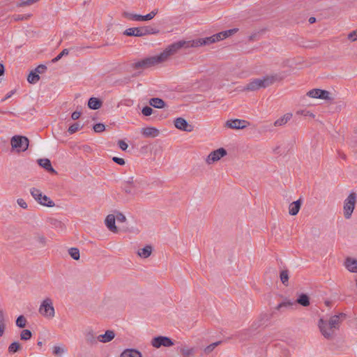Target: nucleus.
Instances as JSON below:
<instances>
[{
  "label": "nucleus",
  "mask_w": 357,
  "mask_h": 357,
  "mask_svg": "<svg viewBox=\"0 0 357 357\" xmlns=\"http://www.w3.org/2000/svg\"><path fill=\"white\" fill-rule=\"evenodd\" d=\"M319 98L326 100H331V93L328 91L319 89Z\"/></svg>",
  "instance_id": "obj_37"
},
{
  "label": "nucleus",
  "mask_w": 357,
  "mask_h": 357,
  "mask_svg": "<svg viewBox=\"0 0 357 357\" xmlns=\"http://www.w3.org/2000/svg\"><path fill=\"white\" fill-rule=\"evenodd\" d=\"M292 117L291 113H287L284 114L282 117L279 118L274 122V126H282L285 125Z\"/></svg>",
  "instance_id": "obj_26"
},
{
  "label": "nucleus",
  "mask_w": 357,
  "mask_h": 357,
  "mask_svg": "<svg viewBox=\"0 0 357 357\" xmlns=\"http://www.w3.org/2000/svg\"><path fill=\"white\" fill-rule=\"evenodd\" d=\"M315 20H316L315 17H310V19H309V22H310V23H311V24H312V23H314V22H315Z\"/></svg>",
  "instance_id": "obj_64"
},
{
  "label": "nucleus",
  "mask_w": 357,
  "mask_h": 357,
  "mask_svg": "<svg viewBox=\"0 0 357 357\" xmlns=\"http://www.w3.org/2000/svg\"><path fill=\"white\" fill-rule=\"evenodd\" d=\"M179 351L183 357H192L195 354V348L183 345L179 348Z\"/></svg>",
  "instance_id": "obj_24"
},
{
  "label": "nucleus",
  "mask_w": 357,
  "mask_h": 357,
  "mask_svg": "<svg viewBox=\"0 0 357 357\" xmlns=\"http://www.w3.org/2000/svg\"><path fill=\"white\" fill-rule=\"evenodd\" d=\"M86 341L88 343H93L96 342V337L93 335V331L88 332L86 334Z\"/></svg>",
  "instance_id": "obj_46"
},
{
  "label": "nucleus",
  "mask_w": 357,
  "mask_h": 357,
  "mask_svg": "<svg viewBox=\"0 0 357 357\" xmlns=\"http://www.w3.org/2000/svg\"><path fill=\"white\" fill-rule=\"evenodd\" d=\"M346 268L351 273H357V259L347 257L344 263Z\"/></svg>",
  "instance_id": "obj_16"
},
{
  "label": "nucleus",
  "mask_w": 357,
  "mask_h": 357,
  "mask_svg": "<svg viewBox=\"0 0 357 357\" xmlns=\"http://www.w3.org/2000/svg\"><path fill=\"white\" fill-rule=\"evenodd\" d=\"M32 336V333L31 332V331L28 330V329H24L21 333H20V339L22 340H29Z\"/></svg>",
  "instance_id": "obj_39"
},
{
  "label": "nucleus",
  "mask_w": 357,
  "mask_h": 357,
  "mask_svg": "<svg viewBox=\"0 0 357 357\" xmlns=\"http://www.w3.org/2000/svg\"><path fill=\"white\" fill-rule=\"evenodd\" d=\"M153 111L151 107L146 106L142 109V112L144 116H148L153 114Z\"/></svg>",
  "instance_id": "obj_52"
},
{
  "label": "nucleus",
  "mask_w": 357,
  "mask_h": 357,
  "mask_svg": "<svg viewBox=\"0 0 357 357\" xmlns=\"http://www.w3.org/2000/svg\"><path fill=\"white\" fill-rule=\"evenodd\" d=\"M88 106L90 109H98L102 106V102L96 98H91L89 100Z\"/></svg>",
  "instance_id": "obj_30"
},
{
  "label": "nucleus",
  "mask_w": 357,
  "mask_h": 357,
  "mask_svg": "<svg viewBox=\"0 0 357 357\" xmlns=\"http://www.w3.org/2000/svg\"><path fill=\"white\" fill-rule=\"evenodd\" d=\"M120 357H142V354L136 349H126Z\"/></svg>",
  "instance_id": "obj_28"
},
{
  "label": "nucleus",
  "mask_w": 357,
  "mask_h": 357,
  "mask_svg": "<svg viewBox=\"0 0 357 357\" xmlns=\"http://www.w3.org/2000/svg\"><path fill=\"white\" fill-rule=\"evenodd\" d=\"M142 30L143 31V36L150 34H157L159 33V29L151 26H142Z\"/></svg>",
  "instance_id": "obj_31"
},
{
  "label": "nucleus",
  "mask_w": 357,
  "mask_h": 357,
  "mask_svg": "<svg viewBox=\"0 0 357 357\" xmlns=\"http://www.w3.org/2000/svg\"><path fill=\"white\" fill-rule=\"evenodd\" d=\"M149 104L151 106L158 109L163 108L165 106L164 100L159 98H151L149 100Z\"/></svg>",
  "instance_id": "obj_29"
},
{
  "label": "nucleus",
  "mask_w": 357,
  "mask_h": 357,
  "mask_svg": "<svg viewBox=\"0 0 357 357\" xmlns=\"http://www.w3.org/2000/svg\"><path fill=\"white\" fill-rule=\"evenodd\" d=\"M33 241L38 248H45L47 244V238L40 234H36L33 236Z\"/></svg>",
  "instance_id": "obj_20"
},
{
  "label": "nucleus",
  "mask_w": 357,
  "mask_h": 357,
  "mask_svg": "<svg viewBox=\"0 0 357 357\" xmlns=\"http://www.w3.org/2000/svg\"><path fill=\"white\" fill-rule=\"evenodd\" d=\"M5 323L4 313L2 309H0V324Z\"/></svg>",
  "instance_id": "obj_58"
},
{
  "label": "nucleus",
  "mask_w": 357,
  "mask_h": 357,
  "mask_svg": "<svg viewBox=\"0 0 357 357\" xmlns=\"http://www.w3.org/2000/svg\"><path fill=\"white\" fill-rule=\"evenodd\" d=\"M348 40L351 42H354L357 40V29L352 31L347 36Z\"/></svg>",
  "instance_id": "obj_50"
},
{
  "label": "nucleus",
  "mask_w": 357,
  "mask_h": 357,
  "mask_svg": "<svg viewBox=\"0 0 357 357\" xmlns=\"http://www.w3.org/2000/svg\"><path fill=\"white\" fill-rule=\"evenodd\" d=\"M81 113L79 112H73L71 117L73 120H77L80 117Z\"/></svg>",
  "instance_id": "obj_57"
},
{
  "label": "nucleus",
  "mask_w": 357,
  "mask_h": 357,
  "mask_svg": "<svg viewBox=\"0 0 357 357\" xmlns=\"http://www.w3.org/2000/svg\"><path fill=\"white\" fill-rule=\"evenodd\" d=\"M93 130L96 132H101L105 130V126L102 123H96L93 126Z\"/></svg>",
  "instance_id": "obj_51"
},
{
  "label": "nucleus",
  "mask_w": 357,
  "mask_h": 357,
  "mask_svg": "<svg viewBox=\"0 0 357 357\" xmlns=\"http://www.w3.org/2000/svg\"><path fill=\"white\" fill-rule=\"evenodd\" d=\"M26 323H27L26 319L23 315H20L17 318L16 325L19 328H24L26 325Z\"/></svg>",
  "instance_id": "obj_38"
},
{
  "label": "nucleus",
  "mask_w": 357,
  "mask_h": 357,
  "mask_svg": "<svg viewBox=\"0 0 357 357\" xmlns=\"http://www.w3.org/2000/svg\"><path fill=\"white\" fill-rule=\"evenodd\" d=\"M105 224L107 228L112 232H117L118 229L115 225V216L112 214H109L106 217Z\"/></svg>",
  "instance_id": "obj_22"
},
{
  "label": "nucleus",
  "mask_w": 357,
  "mask_h": 357,
  "mask_svg": "<svg viewBox=\"0 0 357 357\" xmlns=\"http://www.w3.org/2000/svg\"><path fill=\"white\" fill-rule=\"evenodd\" d=\"M157 13H158V10H152L149 14L143 16L144 17L143 21H149V20H152L157 15Z\"/></svg>",
  "instance_id": "obj_49"
},
{
  "label": "nucleus",
  "mask_w": 357,
  "mask_h": 357,
  "mask_svg": "<svg viewBox=\"0 0 357 357\" xmlns=\"http://www.w3.org/2000/svg\"><path fill=\"white\" fill-rule=\"evenodd\" d=\"M250 126V123L245 120L234 119L227 120L225 123V127L230 129L241 130Z\"/></svg>",
  "instance_id": "obj_11"
},
{
  "label": "nucleus",
  "mask_w": 357,
  "mask_h": 357,
  "mask_svg": "<svg viewBox=\"0 0 357 357\" xmlns=\"http://www.w3.org/2000/svg\"><path fill=\"white\" fill-rule=\"evenodd\" d=\"M38 162L40 166H41L42 167L45 169L47 171H48L51 173H53V174H56V172L52 167V166L51 165V162L49 159H47V158L39 159L38 160Z\"/></svg>",
  "instance_id": "obj_23"
},
{
  "label": "nucleus",
  "mask_w": 357,
  "mask_h": 357,
  "mask_svg": "<svg viewBox=\"0 0 357 357\" xmlns=\"http://www.w3.org/2000/svg\"><path fill=\"white\" fill-rule=\"evenodd\" d=\"M38 1V0H21V1L19 3L18 6L20 7L28 6L32 5Z\"/></svg>",
  "instance_id": "obj_45"
},
{
  "label": "nucleus",
  "mask_w": 357,
  "mask_h": 357,
  "mask_svg": "<svg viewBox=\"0 0 357 357\" xmlns=\"http://www.w3.org/2000/svg\"><path fill=\"white\" fill-rule=\"evenodd\" d=\"M152 247L151 245H146L143 248L139 249L137 255L142 258H148L152 253Z\"/></svg>",
  "instance_id": "obj_27"
},
{
  "label": "nucleus",
  "mask_w": 357,
  "mask_h": 357,
  "mask_svg": "<svg viewBox=\"0 0 357 357\" xmlns=\"http://www.w3.org/2000/svg\"><path fill=\"white\" fill-rule=\"evenodd\" d=\"M119 148L123 150V151H126L127 149H128V144L126 142H124L123 140H119Z\"/></svg>",
  "instance_id": "obj_54"
},
{
  "label": "nucleus",
  "mask_w": 357,
  "mask_h": 357,
  "mask_svg": "<svg viewBox=\"0 0 357 357\" xmlns=\"http://www.w3.org/2000/svg\"><path fill=\"white\" fill-rule=\"evenodd\" d=\"M145 185H146V183L144 180L132 181L133 195H142L144 192V187Z\"/></svg>",
  "instance_id": "obj_15"
},
{
  "label": "nucleus",
  "mask_w": 357,
  "mask_h": 357,
  "mask_svg": "<svg viewBox=\"0 0 357 357\" xmlns=\"http://www.w3.org/2000/svg\"><path fill=\"white\" fill-rule=\"evenodd\" d=\"M340 324V315H334L331 317L328 321L320 319L318 327L326 339L332 340L335 335L336 331L339 329Z\"/></svg>",
  "instance_id": "obj_3"
},
{
  "label": "nucleus",
  "mask_w": 357,
  "mask_h": 357,
  "mask_svg": "<svg viewBox=\"0 0 357 357\" xmlns=\"http://www.w3.org/2000/svg\"><path fill=\"white\" fill-rule=\"evenodd\" d=\"M82 126H80L79 123H75L74 124H73L72 126H70L68 128V132L70 133V134H73L75 133V132H77V130H79Z\"/></svg>",
  "instance_id": "obj_43"
},
{
  "label": "nucleus",
  "mask_w": 357,
  "mask_h": 357,
  "mask_svg": "<svg viewBox=\"0 0 357 357\" xmlns=\"http://www.w3.org/2000/svg\"><path fill=\"white\" fill-rule=\"evenodd\" d=\"M122 16L129 20L134 21H143L144 15L132 13L128 11H123L122 13Z\"/></svg>",
  "instance_id": "obj_25"
},
{
  "label": "nucleus",
  "mask_w": 357,
  "mask_h": 357,
  "mask_svg": "<svg viewBox=\"0 0 357 357\" xmlns=\"http://www.w3.org/2000/svg\"><path fill=\"white\" fill-rule=\"evenodd\" d=\"M283 77L280 74H271L261 78L252 79L241 89V91H256L260 89L266 88L275 82H280Z\"/></svg>",
  "instance_id": "obj_1"
},
{
  "label": "nucleus",
  "mask_w": 357,
  "mask_h": 357,
  "mask_svg": "<svg viewBox=\"0 0 357 357\" xmlns=\"http://www.w3.org/2000/svg\"><path fill=\"white\" fill-rule=\"evenodd\" d=\"M357 202V194L354 192H351L344 200L343 203V215L345 219H350L355 209Z\"/></svg>",
  "instance_id": "obj_5"
},
{
  "label": "nucleus",
  "mask_w": 357,
  "mask_h": 357,
  "mask_svg": "<svg viewBox=\"0 0 357 357\" xmlns=\"http://www.w3.org/2000/svg\"><path fill=\"white\" fill-rule=\"evenodd\" d=\"M280 278L282 283L286 287L289 284V271L287 270H283L280 272Z\"/></svg>",
  "instance_id": "obj_33"
},
{
  "label": "nucleus",
  "mask_w": 357,
  "mask_h": 357,
  "mask_svg": "<svg viewBox=\"0 0 357 357\" xmlns=\"http://www.w3.org/2000/svg\"><path fill=\"white\" fill-rule=\"evenodd\" d=\"M238 31V29L234 28L229 30L221 31L216 34H214L210 37H206L204 38H197L192 40V45L195 46V48L199 47L202 46L208 45L212 43H215L216 42L222 40L233 34L236 33Z\"/></svg>",
  "instance_id": "obj_4"
},
{
  "label": "nucleus",
  "mask_w": 357,
  "mask_h": 357,
  "mask_svg": "<svg viewBox=\"0 0 357 357\" xmlns=\"http://www.w3.org/2000/svg\"><path fill=\"white\" fill-rule=\"evenodd\" d=\"M124 190L127 194L133 195L134 190L132 189V181H128L127 182V184L125 186Z\"/></svg>",
  "instance_id": "obj_44"
},
{
  "label": "nucleus",
  "mask_w": 357,
  "mask_h": 357,
  "mask_svg": "<svg viewBox=\"0 0 357 357\" xmlns=\"http://www.w3.org/2000/svg\"><path fill=\"white\" fill-rule=\"evenodd\" d=\"M30 16H31V15H27V16H26V17H24V16H23V17H17V18H16V20H26V19H28L29 17H30Z\"/></svg>",
  "instance_id": "obj_63"
},
{
  "label": "nucleus",
  "mask_w": 357,
  "mask_h": 357,
  "mask_svg": "<svg viewBox=\"0 0 357 357\" xmlns=\"http://www.w3.org/2000/svg\"><path fill=\"white\" fill-rule=\"evenodd\" d=\"M175 127L185 132H192L193 130V126L189 124L185 119L181 117L176 118L174 121Z\"/></svg>",
  "instance_id": "obj_14"
},
{
  "label": "nucleus",
  "mask_w": 357,
  "mask_h": 357,
  "mask_svg": "<svg viewBox=\"0 0 357 357\" xmlns=\"http://www.w3.org/2000/svg\"><path fill=\"white\" fill-rule=\"evenodd\" d=\"M11 146L13 149H17L18 151H26L29 147V139L26 137L15 135L12 137Z\"/></svg>",
  "instance_id": "obj_8"
},
{
  "label": "nucleus",
  "mask_w": 357,
  "mask_h": 357,
  "mask_svg": "<svg viewBox=\"0 0 357 357\" xmlns=\"http://www.w3.org/2000/svg\"><path fill=\"white\" fill-rule=\"evenodd\" d=\"M66 351V349L63 346L56 345V346H54L52 348L53 354L56 356H62Z\"/></svg>",
  "instance_id": "obj_32"
},
{
  "label": "nucleus",
  "mask_w": 357,
  "mask_h": 357,
  "mask_svg": "<svg viewBox=\"0 0 357 357\" xmlns=\"http://www.w3.org/2000/svg\"><path fill=\"white\" fill-rule=\"evenodd\" d=\"M141 132L146 137H155L159 135V130L153 127L144 128Z\"/></svg>",
  "instance_id": "obj_21"
},
{
  "label": "nucleus",
  "mask_w": 357,
  "mask_h": 357,
  "mask_svg": "<svg viewBox=\"0 0 357 357\" xmlns=\"http://www.w3.org/2000/svg\"><path fill=\"white\" fill-rule=\"evenodd\" d=\"M30 192L35 200H36L40 204L48 207L54 206V202L47 196L43 195L42 192L39 189L32 188L30 190Z\"/></svg>",
  "instance_id": "obj_7"
},
{
  "label": "nucleus",
  "mask_w": 357,
  "mask_h": 357,
  "mask_svg": "<svg viewBox=\"0 0 357 357\" xmlns=\"http://www.w3.org/2000/svg\"><path fill=\"white\" fill-rule=\"evenodd\" d=\"M115 337V333L113 331L108 330L105 334L98 336L97 340L102 343H106L112 341Z\"/></svg>",
  "instance_id": "obj_19"
},
{
  "label": "nucleus",
  "mask_w": 357,
  "mask_h": 357,
  "mask_svg": "<svg viewBox=\"0 0 357 357\" xmlns=\"http://www.w3.org/2000/svg\"><path fill=\"white\" fill-rule=\"evenodd\" d=\"M6 328V324H0V337H1L3 333Z\"/></svg>",
  "instance_id": "obj_59"
},
{
  "label": "nucleus",
  "mask_w": 357,
  "mask_h": 357,
  "mask_svg": "<svg viewBox=\"0 0 357 357\" xmlns=\"http://www.w3.org/2000/svg\"><path fill=\"white\" fill-rule=\"evenodd\" d=\"M227 152L224 148H219L213 151H211L206 158L205 159V162L210 165L218 161H219L222 158L227 155Z\"/></svg>",
  "instance_id": "obj_9"
},
{
  "label": "nucleus",
  "mask_w": 357,
  "mask_h": 357,
  "mask_svg": "<svg viewBox=\"0 0 357 357\" xmlns=\"http://www.w3.org/2000/svg\"><path fill=\"white\" fill-rule=\"evenodd\" d=\"M296 114L297 115H302V116H309V117H311L312 119H314L315 117V115L312 112H311L310 111L304 110V109L298 110L296 112Z\"/></svg>",
  "instance_id": "obj_40"
},
{
  "label": "nucleus",
  "mask_w": 357,
  "mask_h": 357,
  "mask_svg": "<svg viewBox=\"0 0 357 357\" xmlns=\"http://www.w3.org/2000/svg\"><path fill=\"white\" fill-rule=\"evenodd\" d=\"M319 89H314L307 93V96L312 98H319Z\"/></svg>",
  "instance_id": "obj_42"
},
{
  "label": "nucleus",
  "mask_w": 357,
  "mask_h": 357,
  "mask_svg": "<svg viewBox=\"0 0 357 357\" xmlns=\"http://www.w3.org/2000/svg\"><path fill=\"white\" fill-rule=\"evenodd\" d=\"M4 73V66L2 63H0V76H1Z\"/></svg>",
  "instance_id": "obj_61"
},
{
  "label": "nucleus",
  "mask_w": 357,
  "mask_h": 357,
  "mask_svg": "<svg viewBox=\"0 0 357 357\" xmlns=\"http://www.w3.org/2000/svg\"><path fill=\"white\" fill-rule=\"evenodd\" d=\"M46 66H44V65H40L38 66L36 69H35V72L37 73V74H41V73H43L45 72V70H46Z\"/></svg>",
  "instance_id": "obj_53"
},
{
  "label": "nucleus",
  "mask_w": 357,
  "mask_h": 357,
  "mask_svg": "<svg viewBox=\"0 0 357 357\" xmlns=\"http://www.w3.org/2000/svg\"><path fill=\"white\" fill-rule=\"evenodd\" d=\"M38 312L47 319H53L55 317V310L52 300L47 297L41 302Z\"/></svg>",
  "instance_id": "obj_6"
},
{
  "label": "nucleus",
  "mask_w": 357,
  "mask_h": 357,
  "mask_svg": "<svg viewBox=\"0 0 357 357\" xmlns=\"http://www.w3.org/2000/svg\"><path fill=\"white\" fill-rule=\"evenodd\" d=\"M69 54L68 49H63L61 53H59L55 58L52 59L53 63H56L59 61L63 56H67Z\"/></svg>",
  "instance_id": "obj_41"
},
{
  "label": "nucleus",
  "mask_w": 357,
  "mask_h": 357,
  "mask_svg": "<svg viewBox=\"0 0 357 357\" xmlns=\"http://www.w3.org/2000/svg\"><path fill=\"white\" fill-rule=\"evenodd\" d=\"M195 46L192 45V40H178L168 45L160 54L153 56L157 65L162 63L168 61L172 56L176 54L181 48H190Z\"/></svg>",
  "instance_id": "obj_2"
},
{
  "label": "nucleus",
  "mask_w": 357,
  "mask_h": 357,
  "mask_svg": "<svg viewBox=\"0 0 357 357\" xmlns=\"http://www.w3.org/2000/svg\"><path fill=\"white\" fill-rule=\"evenodd\" d=\"M257 36V33H255V34H253V35H251V36L249 37V40H256Z\"/></svg>",
  "instance_id": "obj_62"
},
{
  "label": "nucleus",
  "mask_w": 357,
  "mask_h": 357,
  "mask_svg": "<svg viewBox=\"0 0 357 357\" xmlns=\"http://www.w3.org/2000/svg\"><path fill=\"white\" fill-rule=\"evenodd\" d=\"M151 344L155 348H160V347H169L174 344L173 341L168 337L158 336L152 339Z\"/></svg>",
  "instance_id": "obj_13"
},
{
  "label": "nucleus",
  "mask_w": 357,
  "mask_h": 357,
  "mask_svg": "<svg viewBox=\"0 0 357 357\" xmlns=\"http://www.w3.org/2000/svg\"><path fill=\"white\" fill-rule=\"evenodd\" d=\"M70 256L75 260H78L80 257L79 250L77 248H71L68 250Z\"/></svg>",
  "instance_id": "obj_36"
},
{
  "label": "nucleus",
  "mask_w": 357,
  "mask_h": 357,
  "mask_svg": "<svg viewBox=\"0 0 357 357\" xmlns=\"http://www.w3.org/2000/svg\"><path fill=\"white\" fill-rule=\"evenodd\" d=\"M116 218L119 221H121V222H124L126 221V217L122 214V213H119L116 216Z\"/></svg>",
  "instance_id": "obj_60"
},
{
  "label": "nucleus",
  "mask_w": 357,
  "mask_h": 357,
  "mask_svg": "<svg viewBox=\"0 0 357 357\" xmlns=\"http://www.w3.org/2000/svg\"><path fill=\"white\" fill-rule=\"evenodd\" d=\"M220 343V342H216L211 344L204 349V352L207 354H210Z\"/></svg>",
  "instance_id": "obj_47"
},
{
  "label": "nucleus",
  "mask_w": 357,
  "mask_h": 357,
  "mask_svg": "<svg viewBox=\"0 0 357 357\" xmlns=\"http://www.w3.org/2000/svg\"><path fill=\"white\" fill-rule=\"evenodd\" d=\"M302 205V200L301 199L291 202L289 206V213L291 215H296L299 212Z\"/></svg>",
  "instance_id": "obj_18"
},
{
  "label": "nucleus",
  "mask_w": 357,
  "mask_h": 357,
  "mask_svg": "<svg viewBox=\"0 0 357 357\" xmlns=\"http://www.w3.org/2000/svg\"><path fill=\"white\" fill-rule=\"evenodd\" d=\"M299 303L300 305L307 307L310 305L309 298L305 294H302L299 296L296 302L291 301H285L280 303L277 307V310H281L283 307H292L296 303Z\"/></svg>",
  "instance_id": "obj_10"
},
{
  "label": "nucleus",
  "mask_w": 357,
  "mask_h": 357,
  "mask_svg": "<svg viewBox=\"0 0 357 357\" xmlns=\"http://www.w3.org/2000/svg\"><path fill=\"white\" fill-rule=\"evenodd\" d=\"M40 79V76L35 71H31L27 77V81L30 84H35Z\"/></svg>",
  "instance_id": "obj_34"
},
{
  "label": "nucleus",
  "mask_w": 357,
  "mask_h": 357,
  "mask_svg": "<svg viewBox=\"0 0 357 357\" xmlns=\"http://www.w3.org/2000/svg\"><path fill=\"white\" fill-rule=\"evenodd\" d=\"M17 202L18 205L20 206H21L22 208H27V204H26V202L23 199H21V198L18 199L17 200Z\"/></svg>",
  "instance_id": "obj_55"
},
{
  "label": "nucleus",
  "mask_w": 357,
  "mask_h": 357,
  "mask_svg": "<svg viewBox=\"0 0 357 357\" xmlns=\"http://www.w3.org/2000/svg\"><path fill=\"white\" fill-rule=\"evenodd\" d=\"M157 13H158V10H152L149 14L143 16L144 17L143 21H149V20H152L157 15Z\"/></svg>",
  "instance_id": "obj_48"
},
{
  "label": "nucleus",
  "mask_w": 357,
  "mask_h": 357,
  "mask_svg": "<svg viewBox=\"0 0 357 357\" xmlns=\"http://www.w3.org/2000/svg\"><path fill=\"white\" fill-rule=\"evenodd\" d=\"M112 160L119 165H123L125 164V160L123 158L114 157Z\"/></svg>",
  "instance_id": "obj_56"
},
{
  "label": "nucleus",
  "mask_w": 357,
  "mask_h": 357,
  "mask_svg": "<svg viewBox=\"0 0 357 357\" xmlns=\"http://www.w3.org/2000/svg\"><path fill=\"white\" fill-rule=\"evenodd\" d=\"M123 35L127 36L142 37L143 31L142 27L128 28L123 31Z\"/></svg>",
  "instance_id": "obj_17"
},
{
  "label": "nucleus",
  "mask_w": 357,
  "mask_h": 357,
  "mask_svg": "<svg viewBox=\"0 0 357 357\" xmlns=\"http://www.w3.org/2000/svg\"><path fill=\"white\" fill-rule=\"evenodd\" d=\"M22 349L20 344L18 342H14L11 343L8 347V352L10 354H14Z\"/></svg>",
  "instance_id": "obj_35"
},
{
  "label": "nucleus",
  "mask_w": 357,
  "mask_h": 357,
  "mask_svg": "<svg viewBox=\"0 0 357 357\" xmlns=\"http://www.w3.org/2000/svg\"><path fill=\"white\" fill-rule=\"evenodd\" d=\"M135 69H146L157 66L154 56H150L132 63Z\"/></svg>",
  "instance_id": "obj_12"
}]
</instances>
